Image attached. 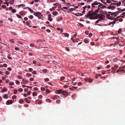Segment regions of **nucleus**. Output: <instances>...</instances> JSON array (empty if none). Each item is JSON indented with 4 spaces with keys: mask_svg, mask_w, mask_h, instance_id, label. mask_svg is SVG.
Segmentation results:
<instances>
[{
    "mask_svg": "<svg viewBox=\"0 0 125 125\" xmlns=\"http://www.w3.org/2000/svg\"><path fill=\"white\" fill-rule=\"evenodd\" d=\"M94 12L95 11H94L92 10H90L88 11L87 14L85 16L90 20L97 19L100 15V14H97L98 12H97L96 14L94 13Z\"/></svg>",
    "mask_w": 125,
    "mask_h": 125,
    "instance_id": "1",
    "label": "nucleus"
},
{
    "mask_svg": "<svg viewBox=\"0 0 125 125\" xmlns=\"http://www.w3.org/2000/svg\"><path fill=\"white\" fill-rule=\"evenodd\" d=\"M99 5L98 6V8L95 11L94 13L96 14L97 12H98L100 10V7L103 5V4H102L101 3H99Z\"/></svg>",
    "mask_w": 125,
    "mask_h": 125,
    "instance_id": "2",
    "label": "nucleus"
},
{
    "mask_svg": "<svg viewBox=\"0 0 125 125\" xmlns=\"http://www.w3.org/2000/svg\"><path fill=\"white\" fill-rule=\"evenodd\" d=\"M61 94L66 96H68V93L66 91L63 90L62 89Z\"/></svg>",
    "mask_w": 125,
    "mask_h": 125,
    "instance_id": "3",
    "label": "nucleus"
},
{
    "mask_svg": "<svg viewBox=\"0 0 125 125\" xmlns=\"http://www.w3.org/2000/svg\"><path fill=\"white\" fill-rule=\"evenodd\" d=\"M99 3L97 2V1H94L91 4V5L92 6V7L93 8L95 7L94 5H97L99 4V3Z\"/></svg>",
    "mask_w": 125,
    "mask_h": 125,
    "instance_id": "4",
    "label": "nucleus"
},
{
    "mask_svg": "<svg viewBox=\"0 0 125 125\" xmlns=\"http://www.w3.org/2000/svg\"><path fill=\"white\" fill-rule=\"evenodd\" d=\"M84 80L86 82L88 81L89 83H91L93 82L92 79L89 78H85Z\"/></svg>",
    "mask_w": 125,
    "mask_h": 125,
    "instance_id": "5",
    "label": "nucleus"
},
{
    "mask_svg": "<svg viewBox=\"0 0 125 125\" xmlns=\"http://www.w3.org/2000/svg\"><path fill=\"white\" fill-rule=\"evenodd\" d=\"M13 102L12 100H8L6 101V104L7 105L11 104H12Z\"/></svg>",
    "mask_w": 125,
    "mask_h": 125,
    "instance_id": "6",
    "label": "nucleus"
},
{
    "mask_svg": "<svg viewBox=\"0 0 125 125\" xmlns=\"http://www.w3.org/2000/svg\"><path fill=\"white\" fill-rule=\"evenodd\" d=\"M48 20L50 21H52V19L51 18V14H49L48 16Z\"/></svg>",
    "mask_w": 125,
    "mask_h": 125,
    "instance_id": "7",
    "label": "nucleus"
},
{
    "mask_svg": "<svg viewBox=\"0 0 125 125\" xmlns=\"http://www.w3.org/2000/svg\"><path fill=\"white\" fill-rule=\"evenodd\" d=\"M61 91L62 89H59L58 90H57L55 92V93L57 94H61Z\"/></svg>",
    "mask_w": 125,
    "mask_h": 125,
    "instance_id": "8",
    "label": "nucleus"
},
{
    "mask_svg": "<svg viewBox=\"0 0 125 125\" xmlns=\"http://www.w3.org/2000/svg\"><path fill=\"white\" fill-rule=\"evenodd\" d=\"M121 4V2L120 1H119L117 3H115V4L117 6H120Z\"/></svg>",
    "mask_w": 125,
    "mask_h": 125,
    "instance_id": "9",
    "label": "nucleus"
},
{
    "mask_svg": "<svg viewBox=\"0 0 125 125\" xmlns=\"http://www.w3.org/2000/svg\"><path fill=\"white\" fill-rule=\"evenodd\" d=\"M7 90L6 88L4 87L3 89H1V92L2 93H3L4 92H6Z\"/></svg>",
    "mask_w": 125,
    "mask_h": 125,
    "instance_id": "10",
    "label": "nucleus"
},
{
    "mask_svg": "<svg viewBox=\"0 0 125 125\" xmlns=\"http://www.w3.org/2000/svg\"><path fill=\"white\" fill-rule=\"evenodd\" d=\"M107 8L109 9H114V8H115V7H114L112 6L111 5H110L109 6H108L107 7Z\"/></svg>",
    "mask_w": 125,
    "mask_h": 125,
    "instance_id": "11",
    "label": "nucleus"
},
{
    "mask_svg": "<svg viewBox=\"0 0 125 125\" xmlns=\"http://www.w3.org/2000/svg\"><path fill=\"white\" fill-rule=\"evenodd\" d=\"M24 100L27 103H29L30 102V101L28 100L27 98H25L24 99Z\"/></svg>",
    "mask_w": 125,
    "mask_h": 125,
    "instance_id": "12",
    "label": "nucleus"
},
{
    "mask_svg": "<svg viewBox=\"0 0 125 125\" xmlns=\"http://www.w3.org/2000/svg\"><path fill=\"white\" fill-rule=\"evenodd\" d=\"M58 12L56 11H53L52 12L54 16H56L58 14Z\"/></svg>",
    "mask_w": 125,
    "mask_h": 125,
    "instance_id": "13",
    "label": "nucleus"
},
{
    "mask_svg": "<svg viewBox=\"0 0 125 125\" xmlns=\"http://www.w3.org/2000/svg\"><path fill=\"white\" fill-rule=\"evenodd\" d=\"M3 97L4 98L7 99L8 98V95L7 94H5L3 96Z\"/></svg>",
    "mask_w": 125,
    "mask_h": 125,
    "instance_id": "14",
    "label": "nucleus"
},
{
    "mask_svg": "<svg viewBox=\"0 0 125 125\" xmlns=\"http://www.w3.org/2000/svg\"><path fill=\"white\" fill-rule=\"evenodd\" d=\"M56 96H58V97H59V96L56 95L54 96L53 97H52V99L53 100H55L56 99H57V98L56 97Z\"/></svg>",
    "mask_w": 125,
    "mask_h": 125,
    "instance_id": "15",
    "label": "nucleus"
},
{
    "mask_svg": "<svg viewBox=\"0 0 125 125\" xmlns=\"http://www.w3.org/2000/svg\"><path fill=\"white\" fill-rule=\"evenodd\" d=\"M106 8V6L104 5L103 4V5L102 6H101V7H100V9H103L104 8Z\"/></svg>",
    "mask_w": 125,
    "mask_h": 125,
    "instance_id": "16",
    "label": "nucleus"
},
{
    "mask_svg": "<svg viewBox=\"0 0 125 125\" xmlns=\"http://www.w3.org/2000/svg\"><path fill=\"white\" fill-rule=\"evenodd\" d=\"M32 95L33 96H36L37 95V93L36 92H33L32 94Z\"/></svg>",
    "mask_w": 125,
    "mask_h": 125,
    "instance_id": "17",
    "label": "nucleus"
},
{
    "mask_svg": "<svg viewBox=\"0 0 125 125\" xmlns=\"http://www.w3.org/2000/svg\"><path fill=\"white\" fill-rule=\"evenodd\" d=\"M63 19V18L62 17H61L60 18H59L57 20V21H62V20Z\"/></svg>",
    "mask_w": 125,
    "mask_h": 125,
    "instance_id": "18",
    "label": "nucleus"
},
{
    "mask_svg": "<svg viewBox=\"0 0 125 125\" xmlns=\"http://www.w3.org/2000/svg\"><path fill=\"white\" fill-rule=\"evenodd\" d=\"M69 8V7H65L62 8V9L63 10V9H66L67 10H68Z\"/></svg>",
    "mask_w": 125,
    "mask_h": 125,
    "instance_id": "19",
    "label": "nucleus"
},
{
    "mask_svg": "<svg viewBox=\"0 0 125 125\" xmlns=\"http://www.w3.org/2000/svg\"><path fill=\"white\" fill-rule=\"evenodd\" d=\"M22 81L25 83H28L29 82V81L27 80H26L24 79H23L22 80Z\"/></svg>",
    "mask_w": 125,
    "mask_h": 125,
    "instance_id": "20",
    "label": "nucleus"
},
{
    "mask_svg": "<svg viewBox=\"0 0 125 125\" xmlns=\"http://www.w3.org/2000/svg\"><path fill=\"white\" fill-rule=\"evenodd\" d=\"M24 101V100L23 99H21L19 100V102L21 104Z\"/></svg>",
    "mask_w": 125,
    "mask_h": 125,
    "instance_id": "21",
    "label": "nucleus"
},
{
    "mask_svg": "<svg viewBox=\"0 0 125 125\" xmlns=\"http://www.w3.org/2000/svg\"><path fill=\"white\" fill-rule=\"evenodd\" d=\"M37 101H38V104H40L42 103V101L41 100H37Z\"/></svg>",
    "mask_w": 125,
    "mask_h": 125,
    "instance_id": "22",
    "label": "nucleus"
},
{
    "mask_svg": "<svg viewBox=\"0 0 125 125\" xmlns=\"http://www.w3.org/2000/svg\"><path fill=\"white\" fill-rule=\"evenodd\" d=\"M65 36L66 37H68L69 36V34L66 33H64Z\"/></svg>",
    "mask_w": 125,
    "mask_h": 125,
    "instance_id": "23",
    "label": "nucleus"
},
{
    "mask_svg": "<svg viewBox=\"0 0 125 125\" xmlns=\"http://www.w3.org/2000/svg\"><path fill=\"white\" fill-rule=\"evenodd\" d=\"M18 90L19 92L21 93L22 92L23 90L22 88H20L18 89Z\"/></svg>",
    "mask_w": 125,
    "mask_h": 125,
    "instance_id": "24",
    "label": "nucleus"
},
{
    "mask_svg": "<svg viewBox=\"0 0 125 125\" xmlns=\"http://www.w3.org/2000/svg\"><path fill=\"white\" fill-rule=\"evenodd\" d=\"M9 3L11 4H13L14 3V0H10Z\"/></svg>",
    "mask_w": 125,
    "mask_h": 125,
    "instance_id": "25",
    "label": "nucleus"
},
{
    "mask_svg": "<svg viewBox=\"0 0 125 125\" xmlns=\"http://www.w3.org/2000/svg\"><path fill=\"white\" fill-rule=\"evenodd\" d=\"M16 16L19 18L20 19H21L22 17L19 14H16Z\"/></svg>",
    "mask_w": 125,
    "mask_h": 125,
    "instance_id": "26",
    "label": "nucleus"
},
{
    "mask_svg": "<svg viewBox=\"0 0 125 125\" xmlns=\"http://www.w3.org/2000/svg\"><path fill=\"white\" fill-rule=\"evenodd\" d=\"M43 40H38L37 41V42H43Z\"/></svg>",
    "mask_w": 125,
    "mask_h": 125,
    "instance_id": "27",
    "label": "nucleus"
},
{
    "mask_svg": "<svg viewBox=\"0 0 125 125\" xmlns=\"http://www.w3.org/2000/svg\"><path fill=\"white\" fill-rule=\"evenodd\" d=\"M65 49L68 52L69 51H70L69 48L68 47H66Z\"/></svg>",
    "mask_w": 125,
    "mask_h": 125,
    "instance_id": "28",
    "label": "nucleus"
},
{
    "mask_svg": "<svg viewBox=\"0 0 125 125\" xmlns=\"http://www.w3.org/2000/svg\"><path fill=\"white\" fill-rule=\"evenodd\" d=\"M16 11V10L15 9H13L11 10V12H12L13 13H15Z\"/></svg>",
    "mask_w": 125,
    "mask_h": 125,
    "instance_id": "29",
    "label": "nucleus"
},
{
    "mask_svg": "<svg viewBox=\"0 0 125 125\" xmlns=\"http://www.w3.org/2000/svg\"><path fill=\"white\" fill-rule=\"evenodd\" d=\"M46 92L47 93H49L51 91L49 90L48 89H47L46 90Z\"/></svg>",
    "mask_w": 125,
    "mask_h": 125,
    "instance_id": "30",
    "label": "nucleus"
},
{
    "mask_svg": "<svg viewBox=\"0 0 125 125\" xmlns=\"http://www.w3.org/2000/svg\"><path fill=\"white\" fill-rule=\"evenodd\" d=\"M20 14L21 16H23L25 15V13L23 12H21Z\"/></svg>",
    "mask_w": 125,
    "mask_h": 125,
    "instance_id": "31",
    "label": "nucleus"
},
{
    "mask_svg": "<svg viewBox=\"0 0 125 125\" xmlns=\"http://www.w3.org/2000/svg\"><path fill=\"white\" fill-rule=\"evenodd\" d=\"M26 74L27 76L29 77H31L32 75L31 74L28 73H27Z\"/></svg>",
    "mask_w": 125,
    "mask_h": 125,
    "instance_id": "32",
    "label": "nucleus"
},
{
    "mask_svg": "<svg viewBox=\"0 0 125 125\" xmlns=\"http://www.w3.org/2000/svg\"><path fill=\"white\" fill-rule=\"evenodd\" d=\"M5 73L7 75H9L10 74V73L8 71H6L5 72Z\"/></svg>",
    "mask_w": 125,
    "mask_h": 125,
    "instance_id": "33",
    "label": "nucleus"
},
{
    "mask_svg": "<svg viewBox=\"0 0 125 125\" xmlns=\"http://www.w3.org/2000/svg\"><path fill=\"white\" fill-rule=\"evenodd\" d=\"M15 82H16V84H19L20 83V82L18 80H16Z\"/></svg>",
    "mask_w": 125,
    "mask_h": 125,
    "instance_id": "34",
    "label": "nucleus"
},
{
    "mask_svg": "<svg viewBox=\"0 0 125 125\" xmlns=\"http://www.w3.org/2000/svg\"><path fill=\"white\" fill-rule=\"evenodd\" d=\"M10 42H12L13 43H14V41L13 39H10Z\"/></svg>",
    "mask_w": 125,
    "mask_h": 125,
    "instance_id": "35",
    "label": "nucleus"
},
{
    "mask_svg": "<svg viewBox=\"0 0 125 125\" xmlns=\"http://www.w3.org/2000/svg\"><path fill=\"white\" fill-rule=\"evenodd\" d=\"M31 91H29L27 93V95H30L31 94Z\"/></svg>",
    "mask_w": 125,
    "mask_h": 125,
    "instance_id": "36",
    "label": "nucleus"
},
{
    "mask_svg": "<svg viewBox=\"0 0 125 125\" xmlns=\"http://www.w3.org/2000/svg\"><path fill=\"white\" fill-rule=\"evenodd\" d=\"M41 13L40 12H37L36 13V14L37 15V16L38 15H41Z\"/></svg>",
    "mask_w": 125,
    "mask_h": 125,
    "instance_id": "37",
    "label": "nucleus"
},
{
    "mask_svg": "<svg viewBox=\"0 0 125 125\" xmlns=\"http://www.w3.org/2000/svg\"><path fill=\"white\" fill-rule=\"evenodd\" d=\"M18 92V91L17 90H14V92L13 93L14 94H16Z\"/></svg>",
    "mask_w": 125,
    "mask_h": 125,
    "instance_id": "38",
    "label": "nucleus"
},
{
    "mask_svg": "<svg viewBox=\"0 0 125 125\" xmlns=\"http://www.w3.org/2000/svg\"><path fill=\"white\" fill-rule=\"evenodd\" d=\"M61 101L59 100H57L56 101V103L58 104Z\"/></svg>",
    "mask_w": 125,
    "mask_h": 125,
    "instance_id": "39",
    "label": "nucleus"
},
{
    "mask_svg": "<svg viewBox=\"0 0 125 125\" xmlns=\"http://www.w3.org/2000/svg\"><path fill=\"white\" fill-rule=\"evenodd\" d=\"M64 79V77L63 76H62V77L61 78H60V80L61 81H62Z\"/></svg>",
    "mask_w": 125,
    "mask_h": 125,
    "instance_id": "40",
    "label": "nucleus"
},
{
    "mask_svg": "<svg viewBox=\"0 0 125 125\" xmlns=\"http://www.w3.org/2000/svg\"><path fill=\"white\" fill-rule=\"evenodd\" d=\"M16 98V96L15 95H13L12 97V98L13 99H15Z\"/></svg>",
    "mask_w": 125,
    "mask_h": 125,
    "instance_id": "41",
    "label": "nucleus"
},
{
    "mask_svg": "<svg viewBox=\"0 0 125 125\" xmlns=\"http://www.w3.org/2000/svg\"><path fill=\"white\" fill-rule=\"evenodd\" d=\"M42 98V95H40L39 96V99H41Z\"/></svg>",
    "mask_w": 125,
    "mask_h": 125,
    "instance_id": "42",
    "label": "nucleus"
},
{
    "mask_svg": "<svg viewBox=\"0 0 125 125\" xmlns=\"http://www.w3.org/2000/svg\"><path fill=\"white\" fill-rule=\"evenodd\" d=\"M49 79L48 78H46L44 80L45 82L48 81H49Z\"/></svg>",
    "mask_w": 125,
    "mask_h": 125,
    "instance_id": "43",
    "label": "nucleus"
},
{
    "mask_svg": "<svg viewBox=\"0 0 125 125\" xmlns=\"http://www.w3.org/2000/svg\"><path fill=\"white\" fill-rule=\"evenodd\" d=\"M29 18L31 19H32L33 18V17L32 15H31L29 17Z\"/></svg>",
    "mask_w": 125,
    "mask_h": 125,
    "instance_id": "44",
    "label": "nucleus"
},
{
    "mask_svg": "<svg viewBox=\"0 0 125 125\" xmlns=\"http://www.w3.org/2000/svg\"><path fill=\"white\" fill-rule=\"evenodd\" d=\"M28 89L27 88H26L24 89V91L25 92H27V91H28Z\"/></svg>",
    "mask_w": 125,
    "mask_h": 125,
    "instance_id": "45",
    "label": "nucleus"
},
{
    "mask_svg": "<svg viewBox=\"0 0 125 125\" xmlns=\"http://www.w3.org/2000/svg\"><path fill=\"white\" fill-rule=\"evenodd\" d=\"M9 84L10 85H13L14 84V83L13 82H11V83H9Z\"/></svg>",
    "mask_w": 125,
    "mask_h": 125,
    "instance_id": "46",
    "label": "nucleus"
},
{
    "mask_svg": "<svg viewBox=\"0 0 125 125\" xmlns=\"http://www.w3.org/2000/svg\"><path fill=\"white\" fill-rule=\"evenodd\" d=\"M7 58L9 60H12V58L11 57L8 56Z\"/></svg>",
    "mask_w": 125,
    "mask_h": 125,
    "instance_id": "47",
    "label": "nucleus"
},
{
    "mask_svg": "<svg viewBox=\"0 0 125 125\" xmlns=\"http://www.w3.org/2000/svg\"><path fill=\"white\" fill-rule=\"evenodd\" d=\"M29 70L30 72H31L32 71V69L31 68H29Z\"/></svg>",
    "mask_w": 125,
    "mask_h": 125,
    "instance_id": "48",
    "label": "nucleus"
},
{
    "mask_svg": "<svg viewBox=\"0 0 125 125\" xmlns=\"http://www.w3.org/2000/svg\"><path fill=\"white\" fill-rule=\"evenodd\" d=\"M17 77L19 79H22V77L20 76H18Z\"/></svg>",
    "mask_w": 125,
    "mask_h": 125,
    "instance_id": "49",
    "label": "nucleus"
},
{
    "mask_svg": "<svg viewBox=\"0 0 125 125\" xmlns=\"http://www.w3.org/2000/svg\"><path fill=\"white\" fill-rule=\"evenodd\" d=\"M30 81H33L34 80V79L32 78H30L29 79Z\"/></svg>",
    "mask_w": 125,
    "mask_h": 125,
    "instance_id": "50",
    "label": "nucleus"
},
{
    "mask_svg": "<svg viewBox=\"0 0 125 125\" xmlns=\"http://www.w3.org/2000/svg\"><path fill=\"white\" fill-rule=\"evenodd\" d=\"M32 73L33 74H35L36 73V71H34L32 72Z\"/></svg>",
    "mask_w": 125,
    "mask_h": 125,
    "instance_id": "51",
    "label": "nucleus"
},
{
    "mask_svg": "<svg viewBox=\"0 0 125 125\" xmlns=\"http://www.w3.org/2000/svg\"><path fill=\"white\" fill-rule=\"evenodd\" d=\"M91 44L92 45H94V43L93 42H91Z\"/></svg>",
    "mask_w": 125,
    "mask_h": 125,
    "instance_id": "52",
    "label": "nucleus"
},
{
    "mask_svg": "<svg viewBox=\"0 0 125 125\" xmlns=\"http://www.w3.org/2000/svg\"><path fill=\"white\" fill-rule=\"evenodd\" d=\"M89 31H86L85 32V34L86 35H87L88 34Z\"/></svg>",
    "mask_w": 125,
    "mask_h": 125,
    "instance_id": "53",
    "label": "nucleus"
},
{
    "mask_svg": "<svg viewBox=\"0 0 125 125\" xmlns=\"http://www.w3.org/2000/svg\"><path fill=\"white\" fill-rule=\"evenodd\" d=\"M29 10H30V11L31 13L34 12L32 10L31 8H29Z\"/></svg>",
    "mask_w": 125,
    "mask_h": 125,
    "instance_id": "54",
    "label": "nucleus"
},
{
    "mask_svg": "<svg viewBox=\"0 0 125 125\" xmlns=\"http://www.w3.org/2000/svg\"><path fill=\"white\" fill-rule=\"evenodd\" d=\"M30 46L31 47H34V44L32 43H31L30 44Z\"/></svg>",
    "mask_w": 125,
    "mask_h": 125,
    "instance_id": "55",
    "label": "nucleus"
},
{
    "mask_svg": "<svg viewBox=\"0 0 125 125\" xmlns=\"http://www.w3.org/2000/svg\"><path fill=\"white\" fill-rule=\"evenodd\" d=\"M1 7H2V8H6V5H2L1 6Z\"/></svg>",
    "mask_w": 125,
    "mask_h": 125,
    "instance_id": "56",
    "label": "nucleus"
},
{
    "mask_svg": "<svg viewBox=\"0 0 125 125\" xmlns=\"http://www.w3.org/2000/svg\"><path fill=\"white\" fill-rule=\"evenodd\" d=\"M46 101L48 102H51V101L49 99H46Z\"/></svg>",
    "mask_w": 125,
    "mask_h": 125,
    "instance_id": "57",
    "label": "nucleus"
},
{
    "mask_svg": "<svg viewBox=\"0 0 125 125\" xmlns=\"http://www.w3.org/2000/svg\"><path fill=\"white\" fill-rule=\"evenodd\" d=\"M3 66L4 67H5L7 66V65L6 64L4 63L3 65Z\"/></svg>",
    "mask_w": 125,
    "mask_h": 125,
    "instance_id": "58",
    "label": "nucleus"
},
{
    "mask_svg": "<svg viewBox=\"0 0 125 125\" xmlns=\"http://www.w3.org/2000/svg\"><path fill=\"white\" fill-rule=\"evenodd\" d=\"M92 36V34L91 33H90L89 35V36L90 37Z\"/></svg>",
    "mask_w": 125,
    "mask_h": 125,
    "instance_id": "59",
    "label": "nucleus"
},
{
    "mask_svg": "<svg viewBox=\"0 0 125 125\" xmlns=\"http://www.w3.org/2000/svg\"><path fill=\"white\" fill-rule=\"evenodd\" d=\"M45 89L44 88H43V87H41V90L42 91H44Z\"/></svg>",
    "mask_w": 125,
    "mask_h": 125,
    "instance_id": "60",
    "label": "nucleus"
},
{
    "mask_svg": "<svg viewBox=\"0 0 125 125\" xmlns=\"http://www.w3.org/2000/svg\"><path fill=\"white\" fill-rule=\"evenodd\" d=\"M42 71L44 72L45 73H46L47 71V70L46 69H45L44 70H42Z\"/></svg>",
    "mask_w": 125,
    "mask_h": 125,
    "instance_id": "61",
    "label": "nucleus"
},
{
    "mask_svg": "<svg viewBox=\"0 0 125 125\" xmlns=\"http://www.w3.org/2000/svg\"><path fill=\"white\" fill-rule=\"evenodd\" d=\"M46 31L47 32H49H49H50V30L49 29H46Z\"/></svg>",
    "mask_w": 125,
    "mask_h": 125,
    "instance_id": "62",
    "label": "nucleus"
},
{
    "mask_svg": "<svg viewBox=\"0 0 125 125\" xmlns=\"http://www.w3.org/2000/svg\"><path fill=\"white\" fill-rule=\"evenodd\" d=\"M98 17H99V18L100 19H101L103 18V16L102 15L100 16H99Z\"/></svg>",
    "mask_w": 125,
    "mask_h": 125,
    "instance_id": "63",
    "label": "nucleus"
},
{
    "mask_svg": "<svg viewBox=\"0 0 125 125\" xmlns=\"http://www.w3.org/2000/svg\"><path fill=\"white\" fill-rule=\"evenodd\" d=\"M121 68H123V69H125V66H122L121 67H120L119 69Z\"/></svg>",
    "mask_w": 125,
    "mask_h": 125,
    "instance_id": "64",
    "label": "nucleus"
}]
</instances>
